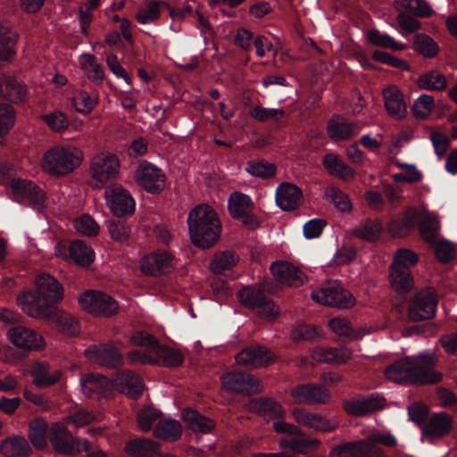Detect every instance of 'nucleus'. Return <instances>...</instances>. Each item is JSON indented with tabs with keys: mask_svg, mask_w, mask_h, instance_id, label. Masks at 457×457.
I'll return each mask as SVG.
<instances>
[{
	"mask_svg": "<svg viewBox=\"0 0 457 457\" xmlns=\"http://www.w3.org/2000/svg\"><path fill=\"white\" fill-rule=\"evenodd\" d=\"M28 373L33 377V384L37 387H47L59 382L62 370L42 361L30 364Z\"/></svg>",
	"mask_w": 457,
	"mask_h": 457,
	"instance_id": "nucleus-22",
	"label": "nucleus"
},
{
	"mask_svg": "<svg viewBox=\"0 0 457 457\" xmlns=\"http://www.w3.org/2000/svg\"><path fill=\"white\" fill-rule=\"evenodd\" d=\"M382 231V225L379 220H366L352 230V235L354 237L365 240L374 241L378 239Z\"/></svg>",
	"mask_w": 457,
	"mask_h": 457,
	"instance_id": "nucleus-48",
	"label": "nucleus"
},
{
	"mask_svg": "<svg viewBox=\"0 0 457 457\" xmlns=\"http://www.w3.org/2000/svg\"><path fill=\"white\" fill-rule=\"evenodd\" d=\"M79 61L80 69L90 80L96 84L103 82L104 72L94 55L90 54H82L79 55Z\"/></svg>",
	"mask_w": 457,
	"mask_h": 457,
	"instance_id": "nucleus-46",
	"label": "nucleus"
},
{
	"mask_svg": "<svg viewBox=\"0 0 457 457\" xmlns=\"http://www.w3.org/2000/svg\"><path fill=\"white\" fill-rule=\"evenodd\" d=\"M113 387H116L121 393L128 395L131 398L138 397L144 390L142 378L129 370L118 372L112 379Z\"/></svg>",
	"mask_w": 457,
	"mask_h": 457,
	"instance_id": "nucleus-27",
	"label": "nucleus"
},
{
	"mask_svg": "<svg viewBox=\"0 0 457 457\" xmlns=\"http://www.w3.org/2000/svg\"><path fill=\"white\" fill-rule=\"evenodd\" d=\"M326 195L340 212H345L352 210L353 206L349 197L339 188L333 186L328 187L326 190Z\"/></svg>",
	"mask_w": 457,
	"mask_h": 457,
	"instance_id": "nucleus-60",
	"label": "nucleus"
},
{
	"mask_svg": "<svg viewBox=\"0 0 457 457\" xmlns=\"http://www.w3.org/2000/svg\"><path fill=\"white\" fill-rule=\"evenodd\" d=\"M274 359V355L267 348L262 346L248 347L236 356V361L239 365L249 368L266 366Z\"/></svg>",
	"mask_w": 457,
	"mask_h": 457,
	"instance_id": "nucleus-29",
	"label": "nucleus"
},
{
	"mask_svg": "<svg viewBox=\"0 0 457 457\" xmlns=\"http://www.w3.org/2000/svg\"><path fill=\"white\" fill-rule=\"evenodd\" d=\"M120 167V161L115 154H101L92 160L90 174L98 186H104L117 178Z\"/></svg>",
	"mask_w": 457,
	"mask_h": 457,
	"instance_id": "nucleus-11",
	"label": "nucleus"
},
{
	"mask_svg": "<svg viewBox=\"0 0 457 457\" xmlns=\"http://www.w3.org/2000/svg\"><path fill=\"white\" fill-rule=\"evenodd\" d=\"M9 341L17 348L25 351H40L45 348L44 337L24 326H14L7 330Z\"/></svg>",
	"mask_w": 457,
	"mask_h": 457,
	"instance_id": "nucleus-16",
	"label": "nucleus"
},
{
	"mask_svg": "<svg viewBox=\"0 0 457 457\" xmlns=\"http://www.w3.org/2000/svg\"><path fill=\"white\" fill-rule=\"evenodd\" d=\"M238 262V256L231 251H226L215 255L211 262V270L215 274H222L232 269Z\"/></svg>",
	"mask_w": 457,
	"mask_h": 457,
	"instance_id": "nucleus-54",
	"label": "nucleus"
},
{
	"mask_svg": "<svg viewBox=\"0 0 457 457\" xmlns=\"http://www.w3.org/2000/svg\"><path fill=\"white\" fill-rule=\"evenodd\" d=\"M419 261L416 253L410 249L402 248L395 252L392 266L398 267L401 270H410Z\"/></svg>",
	"mask_w": 457,
	"mask_h": 457,
	"instance_id": "nucleus-58",
	"label": "nucleus"
},
{
	"mask_svg": "<svg viewBox=\"0 0 457 457\" xmlns=\"http://www.w3.org/2000/svg\"><path fill=\"white\" fill-rule=\"evenodd\" d=\"M327 130L329 137L335 141L348 140L360 132L361 127L357 123L337 117L328 122Z\"/></svg>",
	"mask_w": 457,
	"mask_h": 457,
	"instance_id": "nucleus-33",
	"label": "nucleus"
},
{
	"mask_svg": "<svg viewBox=\"0 0 457 457\" xmlns=\"http://www.w3.org/2000/svg\"><path fill=\"white\" fill-rule=\"evenodd\" d=\"M74 228L77 232L87 236L94 237L99 232V225L89 215H82L73 221Z\"/></svg>",
	"mask_w": 457,
	"mask_h": 457,
	"instance_id": "nucleus-64",
	"label": "nucleus"
},
{
	"mask_svg": "<svg viewBox=\"0 0 457 457\" xmlns=\"http://www.w3.org/2000/svg\"><path fill=\"white\" fill-rule=\"evenodd\" d=\"M162 412L152 406L142 408L137 412V424L144 432L150 431L155 423L162 420Z\"/></svg>",
	"mask_w": 457,
	"mask_h": 457,
	"instance_id": "nucleus-55",
	"label": "nucleus"
},
{
	"mask_svg": "<svg viewBox=\"0 0 457 457\" xmlns=\"http://www.w3.org/2000/svg\"><path fill=\"white\" fill-rule=\"evenodd\" d=\"M250 114L258 121H279L280 119L285 115V111L281 108H265L262 106H256L250 111Z\"/></svg>",
	"mask_w": 457,
	"mask_h": 457,
	"instance_id": "nucleus-62",
	"label": "nucleus"
},
{
	"mask_svg": "<svg viewBox=\"0 0 457 457\" xmlns=\"http://www.w3.org/2000/svg\"><path fill=\"white\" fill-rule=\"evenodd\" d=\"M420 220V229L424 240L430 244H435L440 232V223L436 212H429L424 205L420 208H409L403 217V231L395 229V223L390 225V231L397 236H402L414 228L416 222Z\"/></svg>",
	"mask_w": 457,
	"mask_h": 457,
	"instance_id": "nucleus-6",
	"label": "nucleus"
},
{
	"mask_svg": "<svg viewBox=\"0 0 457 457\" xmlns=\"http://www.w3.org/2000/svg\"><path fill=\"white\" fill-rule=\"evenodd\" d=\"M245 170L253 177L268 179L275 176L277 168L271 162L257 159L249 161L246 163Z\"/></svg>",
	"mask_w": 457,
	"mask_h": 457,
	"instance_id": "nucleus-50",
	"label": "nucleus"
},
{
	"mask_svg": "<svg viewBox=\"0 0 457 457\" xmlns=\"http://www.w3.org/2000/svg\"><path fill=\"white\" fill-rule=\"evenodd\" d=\"M322 164L329 174L341 179L348 180L354 176L353 170L345 163L337 154H327L323 157Z\"/></svg>",
	"mask_w": 457,
	"mask_h": 457,
	"instance_id": "nucleus-38",
	"label": "nucleus"
},
{
	"mask_svg": "<svg viewBox=\"0 0 457 457\" xmlns=\"http://www.w3.org/2000/svg\"><path fill=\"white\" fill-rule=\"evenodd\" d=\"M389 282L392 288L401 294L409 292L414 284L410 270H401L392 265L389 270Z\"/></svg>",
	"mask_w": 457,
	"mask_h": 457,
	"instance_id": "nucleus-41",
	"label": "nucleus"
},
{
	"mask_svg": "<svg viewBox=\"0 0 457 457\" xmlns=\"http://www.w3.org/2000/svg\"><path fill=\"white\" fill-rule=\"evenodd\" d=\"M4 184L13 194L21 198L28 199L34 209L41 211L45 204V193L29 180L8 176L4 178Z\"/></svg>",
	"mask_w": 457,
	"mask_h": 457,
	"instance_id": "nucleus-18",
	"label": "nucleus"
},
{
	"mask_svg": "<svg viewBox=\"0 0 457 457\" xmlns=\"http://www.w3.org/2000/svg\"><path fill=\"white\" fill-rule=\"evenodd\" d=\"M292 416L298 425L318 432H331L338 427V422L335 419L303 408H295Z\"/></svg>",
	"mask_w": 457,
	"mask_h": 457,
	"instance_id": "nucleus-15",
	"label": "nucleus"
},
{
	"mask_svg": "<svg viewBox=\"0 0 457 457\" xmlns=\"http://www.w3.org/2000/svg\"><path fill=\"white\" fill-rule=\"evenodd\" d=\"M437 358L430 351L417 356L400 359L385 369L386 378L397 384H428L441 380L442 375L434 370Z\"/></svg>",
	"mask_w": 457,
	"mask_h": 457,
	"instance_id": "nucleus-2",
	"label": "nucleus"
},
{
	"mask_svg": "<svg viewBox=\"0 0 457 457\" xmlns=\"http://www.w3.org/2000/svg\"><path fill=\"white\" fill-rule=\"evenodd\" d=\"M0 449L5 457H23L31 451L27 440L21 436L6 438L2 442Z\"/></svg>",
	"mask_w": 457,
	"mask_h": 457,
	"instance_id": "nucleus-43",
	"label": "nucleus"
},
{
	"mask_svg": "<svg viewBox=\"0 0 457 457\" xmlns=\"http://www.w3.org/2000/svg\"><path fill=\"white\" fill-rule=\"evenodd\" d=\"M270 270L278 282L290 287H299L305 280V275L298 268L287 262H273L270 265Z\"/></svg>",
	"mask_w": 457,
	"mask_h": 457,
	"instance_id": "nucleus-26",
	"label": "nucleus"
},
{
	"mask_svg": "<svg viewBox=\"0 0 457 457\" xmlns=\"http://www.w3.org/2000/svg\"><path fill=\"white\" fill-rule=\"evenodd\" d=\"M187 227L192 243L203 249L212 246L221 231L218 215L208 204H199L189 212Z\"/></svg>",
	"mask_w": 457,
	"mask_h": 457,
	"instance_id": "nucleus-3",
	"label": "nucleus"
},
{
	"mask_svg": "<svg viewBox=\"0 0 457 457\" xmlns=\"http://www.w3.org/2000/svg\"><path fill=\"white\" fill-rule=\"evenodd\" d=\"M378 444L394 448L396 453H403L404 449V445H398L397 438L392 432L374 431L366 439L345 443L334 447L330 455L332 457H386L385 451Z\"/></svg>",
	"mask_w": 457,
	"mask_h": 457,
	"instance_id": "nucleus-4",
	"label": "nucleus"
},
{
	"mask_svg": "<svg viewBox=\"0 0 457 457\" xmlns=\"http://www.w3.org/2000/svg\"><path fill=\"white\" fill-rule=\"evenodd\" d=\"M237 298L241 303L253 310L263 303L266 297L260 287L253 286L239 290Z\"/></svg>",
	"mask_w": 457,
	"mask_h": 457,
	"instance_id": "nucleus-52",
	"label": "nucleus"
},
{
	"mask_svg": "<svg viewBox=\"0 0 457 457\" xmlns=\"http://www.w3.org/2000/svg\"><path fill=\"white\" fill-rule=\"evenodd\" d=\"M248 409L263 417L267 420H277L278 418H284L285 409L280 403L271 399H259L251 401Z\"/></svg>",
	"mask_w": 457,
	"mask_h": 457,
	"instance_id": "nucleus-34",
	"label": "nucleus"
},
{
	"mask_svg": "<svg viewBox=\"0 0 457 457\" xmlns=\"http://www.w3.org/2000/svg\"><path fill=\"white\" fill-rule=\"evenodd\" d=\"M62 284L52 275L41 273L35 279V288L21 294L17 303L21 311L34 319H46L50 310L62 300Z\"/></svg>",
	"mask_w": 457,
	"mask_h": 457,
	"instance_id": "nucleus-1",
	"label": "nucleus"
},
{
	"mask_svg": "<svg viewBox=\"0 0 457 457\" xmlns=\"http://www.w3.org/2000/svg\"><path fill=\"white\" fill-rule=\"evenodd\" d=\"M79 386L83 395L88 398L99 399L107 396L112 387V380L100 374L87 373L80 377Z\"/></svg>",
	"mask_w": 457,
	"mask_h": 457,
	"instance_id": "nucleus-23",
	"label": "nucleus"
},
{
	"mask_svg": "<svg viewBox=\"0 0 457 457\" xmlns=\"http://www.w3.org/2000/svg\"><path fill=\"white\" fill-rule=\"evenodd\" d=\"M330 329L337 336L347 337L352 340L362 338L372 330L366 328H353L348 320L341 317H335L328 322Z\"/></svg>",
	"mask_w": 457,
	"mask_h": 457,
	"instance_id": "nucleus-36",
	"label": "nucleus"
},
{
	"mask_svg": "<svg viewBox=\"0 0 457 457\" xmlns=\"http://www.w3.org/2000/svg\"><path fill=\"white\" fill-rule=\"evenodd\" d=\"M85 356L90 361L108 367H116L121 363L120 353L112 346L91 345L85 350Z\"/></svg>",
	"mask_w": 457,
	"mask_h": 457,
	"instance_id": "nucleus-30",
	"label": "nucleus"
},
{
	"mask_svg": "<svg viewBox=\"0 0 457 457\" xmlns=\"http://www.w3.org/2000/svg\"><path fill=\"white\" fill-rule=\"evenodd\" d=\"M302 197V191L294 184L282 183L276 190V203L283 211L296 209L301 204Z\"/></svg>",
	"mask_w": 457,
	"mask_h": 457,
	"instance_id": "nucleus-32",
	"label": "nucleus"
},
{
	"mask_svg": "<svg viewBox=\"0 0 457 457\" xmlns=\"http://www.w3.org/2000/svg\"><path fill=\"white\" fill-rule=\"evenodd\" d=\"M437 307L436 295L431 288L416 294L409 304L408 316L413 321L431 319L435 316Z\"/></svg>",
	"mask_w": 457,
	"mask_h": 457,
	"instance_id": "nucleus-10",
	"label": "nucleus"
},
{
	"mask_svg": "<svg viewBox=\"0 0 457 457\" xmlns=\"http://www.w3.org/2000/svg\"><path fill=\"white\" fill-rule=\"evenodd\" d=\"M125 451L136 457H156L159 445L151 439L140 438L128 443Z\"/></svg>",
	"mask_w": 457,
	"mask_h": 457,
	"instance_id": "nucleus-42",
	"label": "nucleus"
},
{
	"mask_svg": "<svg viewBox=\"0 0 457 457\" xmlns=\"http://www.w3.org/2000/svg\"><path fill=\"white\" fill-rule=\"evenodd\" d=\"M70 257L80 266H88L95 260V252L83 241H74L69 246Z\"/></svg>",
	"mask_w": 457,
	"mask_h": 457,
	"instance_id": "nucleus-47",
	"label": "nucleus"
},
{
	"mask_svg": "<svg viewBox=\"0 0 457 457\" xmlns=\"http://www.w3.org/2000/svg\"><path fill=\"white\" fill-rule=\"evenodd\" d=\"M367 38L370 43L376 46L389 48L394 51H402L406 48V45L395 40L391 36L381 33L378 29H371L367 33Z\"/></svg>",
	"mask_w": 457,
	"mask_h": 457,
	"instance_id": "nucleus-49",
	"label": "nucleus"
},
{
	"mask_svg": "<svg viewBox=\"0 0 457 457\" xmlns=\"http://www.w3.org/2000/svg\"><path fill=\"white\" fill-rule=\"evenodd\" d=\"M312 298L317 303L338 308H351L356 303L353 295L337 283H329L314 290Z\"/></svg>",
	"mask_w": 457,
	"mask_h": 457,
	"instance_id": "nucleus-8",
	"label": "nucleus"
},
{
	"mask_svg": "<svg viewBox=\"0 0 457 457\" xmlns=\"http://www.w3.org/2000/svg\"><path fill=\"white\" fill-rule=\"evenodd\" d=\"M72 106L82 114L91 112L98 104L96 93H89L84 89H78L71 99Z\"/></svg>",
	"mask_w": 457,
	"mask_h": 457,
	"instance_id": "nucleus-45",
	"label": "nucleus"
},
{
	"mask_svg": "<svg viewBox=\"0 0 457 457\" xmlns=\"http://www.w3.org/2000/svg\"><path fill=\"white\" fill-rule=\"evenodd\" d=\"M106 204L117 217L131 215L136 203L131 195L120 185H112L104 192Z\"/></svg>",
	"mask_w": 457,
	"mask_h": 457,
	"instance_id": "nucleus-13",
	"label": "nucleus"
},
{
	"mask_svg": "<svg viewBox=\"0 0 457 457\" xmlns=\"http://www.w3.org/2000/svg\"><path fill=\"white\" fill-rule=\"evenodd\" d=\"M43 120L54 132L62 133L69 127L67 116L61 111H54L43 116Z\"/></svg>",
	"mask_w": 457,
	"mask_h": 457,
	"instance_id": "nucleus-63",
	"label": "nucleus"
},
{
	"mask_svg": "<svg viewBox=\"0 0 457 457\" xmlns=\"http://www.w3.org/2000/svg\"><path fill=\"white\" fill-rule=\"evenodd\" d=\"M162 4L156 1L147 2L137 13V21L141 24H149L156 21L160 16V6Z\"/></svg>",
	"mask_w": 457,
	"mask_h": 457,
	"instance_id": "nucleus-61",
	"label": "nucleus"
},
{
	"mask_svg": "<svg viewBox=\"0 0 457 457\" xmlns=\"http://www.w3.org/2000/svg\"><path fill=\"white\" fill-rule=\"evenodd\" d=\"M51 320L53 327L60 333L67 337H75L79 333V321L70 313L58 311L54 314L50 312L47 318Z\"/></svg>",
	"mask_w": 457,
	"mask_h": 457,
	"instance_id": "nucleus-35",
	"label": "nucleus"
},
{
	"mask_svg": "<svg viewBox=\"0 0 457 457\" xmlns=\"http://www.w3.org/2000/svg\"><path fill=\"white\" fill-rule=\"evenodd\" d=\"M81 310L95 316H112L117 312L119 305L110 295L95 290H87L79 297Z\"/></svg>",
	"mask_w": 457,
	"mask_h": 457,
	"instance_id": "nucleus-7",
	"label": "nucleus"
},
{
	"mask_svg": "<svg viewBox=\"0 0 457 457\" xmlns=\"http://www.w3.org/2000/svg\"><path fill=\"white\" fill-rule=\"evenodd\" d=\"M434 108V97L424 94L415 100L412 106V112L417 119H426L430 115Z\"/></svg>",
	"mask_w": 457,
	"mask_h": 457,
	"instance_id": "nucleus-59",
	"label": "nucleus"
},
{
	"mask_svg": "<svg viewBox=\"0 0 457 457\" xmlns=\"http://www.w3.org/2000/svg\"><path fill=\"white\" fill-rule=\"evenodd\" d=\"M182 419L187 427L194 432L210 433L215 427L212 420L191 409L185 410L182 412Z\"/></svg>",
	"mask_w": 457,
	"mask_h": 457,
	"instance_id": "nucleus-39",
	"label": "nucleus"
},
{
	"mask_svg": "<svg viewBox=\"0 0 457 457\" xmlns=\"http://www.w3.org/2000/svg\"><path fill=\"white\" fill-rule=\"evenodd\" d=\"M417 86L422 90L441 92L447 87V79L442 72L430 70L420 75Z\"/></svg>",
	"mask_w": 457,
	"mask_h": 457,
	"instance_id": "nucleus-37",
	"label": "nucleus"
},
{
	"mask_svg": "<svg viewBox=\"0 0 457 457\" xmlns=\"http://www.w3.org/2000/svg\"><path fill=\"white\" fill-rule=\"evenodd\" d=\"M414 47L417 52L427 58H432L438 53L436 42L426 34H417L414 37Z\"/></svg>",
	"mask_w": 457,
	"mask_h": 457,
	"instance_id": "nucleus-56",
	"label": "nucleus"
},
{
	"mask_svg": "<svg viewBox=\"0 0 457 457\" xmlns=\"http://www.w3.org/2000/svg\"><path fill=\"white\" fill-rule=\"evenodd\" d=\"M383 98L386 110L389 116L400 120L407 114V104L403 92L395 85L384 88Z\"/></svg>",
	"mask_w": 457,
	"mask_h": 457,
	"instance_id": "nucleus-28",
	"label": "nucleus"
},
{
	"mask_svg": "<svg viewBox=\"0 0 457 457\" xmlns=\"http://www.w3.org/2000/svg\"><path fill=\"white\" fill-rule=\"evenodd\" d=\"M47 424L43 420H35L29 426V439L33 445L38 449L46 446Z\"/></svg>",
	"mask_w": 457,
	"mask_h": 457,
	"instance_id": "nucleus-57",
	"label": "nucleus"
},
{
	"mask_svg": "<svg viewBox=\"0 0 457 457\" xmlns=\"http://www.w3.org/2000/svg\"><path fill=\"white\" fill-rule=\"evenodd\" d=\"M17 34L9 25L0 23V60L6 61L15 54Z\"/></svg>",
	"mask_w": 457,
	"mask_h": 457,
	"instance_id": "nucleus-40",
	"label": "nucleus"
},
{
	"mask_svg": "<svg viewBox=\"0 0 457 457\" xmlns=\"http://www.w3.org/2000/svg\"><path fill=\"white\" fill-rule=\"evenodd\" d=\"M48 437L58 453L69 455L81 453L80 445L83 439L73 437L62 422H55L51 426Z\"/></svg>",
	"mask_w": 457,
	"mask_h": 457,
	"instance_id": "nucleus-14",
	"label": "nucleus"
},
{
	"mask_svg": "<svg viewBox=\"0 0 457 457\" xmlns=\"http://www.w3.org/2000/svg\"><path fill=\"white\" fill-rule=\"evenodd\" d=\"M177 260L167 251H158L145 256L141 261L142 271L150 276H157L171 271Z\"/></svg>",
	"mask_w": 457,
	"mask_h": 457,
	"instance_id": "nucleus-20",
	"label": "nucleus"
},
{
	"mask_svg": "<svg viewBox=\"0 0 457 457\" xmlns=\"http://www.w3.org/2000/svg\"><path fill=\"white\" fill-rule=\"evenodd\" d=\"M224 389L240 394H256L262 391L261 382L250 374L241 372H229L221 377Z\"/></svg>",
	"mask_w": 457,
	"mask_h": 457,
	"instance_id": "nucleus-19",
	"label": "nucleus"
},
{
	"mask_svg": "<svg viewBox=\"0 0 457 457\" xmlns=\"http://www.w3.org/2000/svg\"><path fill=\"white\" fill-rule=\"evenodd\" d=\"M135 179L146 192L157 194L164 189L166 176L156 165L144 162L137 166Z\"/></svg>",
	"mask_w": 457,
	"mask_h": 457,
	"instance_id": "nucleus-12",
	"label": "nucleus"
},
{
	"mask_svg": "<svg viewBox=\"0 0 457 457\" xmlns=\"http://www.w3.org/2000/svg\"><path fill=\"white\" fill-rule=\"evenodd\" d=\"M453 428L452 417L446 412L433 414L423 428V438L428 441L448 435Z\"/></svg>",
	"mask_w": 457,
	"mask_h": 457,
	"instance_id": "nucleus-24",
	"label": "nucleus"
},
{
	"mask_svg": "<svg viewBox=\"0 0 457 457\" xmlns=\"http://www.w3.org/2000/svg\"><path fill=\"white\" fill-rule=\"evenodd\" d=\"M182 427L180 423L172 419L158 421L154 428V435L165 441H175L180 437Z\"/></svg>",
	"mask_w": 457,
	"mask_h": 457,
	"instance_id": "nucleus-44",
	"label": "nucleus"
},
{
	"mask_svg": "<svg viewBox=\"0 0 457 457\" xmlns=\"http://www.w3.org/2000/svg\"><path fill=\"white\" fill-rule=\"evenodd\" d=\"M353 356V351L345 346L339 348H315L311 357L314 361L325 362L328 364L340 365L348 361Z\"/></svg>",
	"mask_w": 457,
	"mask_h": 457,
	"instance_id": "nucleus-31",
	"label": "nucleus"
},
{
	"mask_svg": "<svg viewBox=\"0 0 457 457\" xmlns=\"http://www.w3.org/2000/svg\"><path fill=\"white\" fill-rule=\"evenodd\" d=\"M4 184L13 194L21 198L28 199L34 209L41 211L45 204V193L29 180L8 176L4 178Z\"/></svg>",
	"mask_w": 457,
	"mask_h": 457,
	"instance_id": "nucleus-17",
	"label": "nucleus"
},
{
	"mask_svg": "<svg viewBox=\"0 0 457 457\" xmlns=\"http://www.w3.org/2000/svg\"><path fill=\"white\" fill-rule=\"evenodd\" d=\"M385 405V399L378 395L358 397L353 400L345 401L344 409L349 414L362 416L372 411L380 410Z\"/></svg>",
	"mask_w": 457,
	"mask_h": 457,
	"instance_id": "nucleus-25",
	"label": "nucleus"
},
{
	"mask_svg": "<svg viewBox=\"0 0 457 457\" xmlns=\"http://www.w3.org/2000/svg\"><path fill=\"white\" fill-rule=\"evenodd\" d=\"M228 208L231 216L239 220L245 227L254 229L259 227L260 221L253 213V203L250 196L240 192H234L229 195Z\"/></svg>",
	"mask_w": 457,
	"mask_h": 457,
	"instance_id": "nucleus-9",
	"label": "nucleus"
},
{
	"mask_svg": "<svg viewBox=\"0 0 457 457\" xmlns=\"http://www.w3.org/2000/svg\"><path fill=\"white\" fill-rule=\"evenodd\" d=\"M154 355H157L156 362L164 366L174 367L183 362L184 357L182 353L177 350L163 347L161 345L154 346L153 350Z\"/></svg>",
	"mask_w": 457,
	"mask_h": 457,
	"instance_id": "nucleus-51",
	"label": "nucleus"
},
{
	"mask_svg": "<svg viewBox=\"0 0 457 457\" xmlns=\"http://www.w3.org/2000/svg\"><path fill=\"white\" fill-rule=\"evenodd\" d=\"M395 7L399 10L409 11L420 17H429L432 8L425 0H395Z\"/></svg>",
	"mask_w": 457,
	"mask_h": 457,
	"instance_id": "nucleus-53",
	"label": "nucleus"
},
{
	"mask_svg": "<svg viewBox=\"0 0 457 457\" xmlns=\"http://www.w3.org/2000/svg\"><path fill=\"white\" fill-rule=\"evenodd\" d=\"M84 159L83 151L71 144L57 145L42 156L41 168L51 176H64L78 169Z\"/></svg>",
	"mask_w": 457,
	"mask_h": 457,
	"instance_id": "nucleus-5",
	"label": "nucleus"
},
{
	"mask_svg": "<svg viewBox=\"0 0 457 457\" xmlns=\"http://www.w3.org/2000/svg\"><path fill=\"white\" fill-rule=\"evenodd\" d=\"M295 403L324 404L329 402L331 395L325 387L316 384H303L291 391Z\"/></svg>",
	"mask_w": 457,
	"mask_h": 457,
	"instance_id": "nucleus-21",
	"label": "nucleus"
}]
</instances>
